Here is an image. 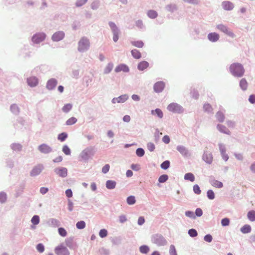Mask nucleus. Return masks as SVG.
<instances>
[{
    "label": "nucleus",
    "mask_w": 255,
    "mask_h": 255,
    "mask_svg": "<svg viewBox=\"0 0 255 255\" xmlns=\"http://www.w3.org/2000/svg\"><path fill=\"white\" fill-rule=\"evenodd\" d=\"M193 191L196 194H200L201 193V190L199 186L198 185H194L193 186Z\"/></svg>",
    "instance_id": "nucleus-54"
},
{
    "label": "nucleus",
    "mask_w": 255,
    "mask_h": 255,
    "mask_svg": "<svg viewBox=\"0 0 255 255\" xmlns=\"http://www.w3.org/2000/svg\"><path fill=\"white\" fill-rule=\"evenodd\" d=\"M249 100L252 104L255 103V95H252L250 96Z\"/></svg>",
    "instance_id": "nucleus-64"
},
{
    "label": "nucleus",
    "mask_w": 255,
    "mask_h": 255,
    "mask_svg": "<svg viewBox=\"0 0 255 255\" xmlns=\"http://www.w3.org/2000/svg\"><path fill=\"white\" fill-rule=\"evenodd\" d=\"M27 83L30 87H35L38 84V79L35 77H31L27 79Z\"/></svg>",
    "instance_id": "nucleus-17"
},
{
    "label": "nucleus",
    "mask_w": 255,
    "mask_h": 255,
    "mask_svg": "<svg viewBox=\"0 0 255 255\" xmlns=\"http://www.w3.org/2000/svg\"><path fill=\"white\" fill-rule=\"evenodd\" d=\"M64 37V33L62 31H58L54 33L52 36V39L55 41L62 40Z\"/></svg>",
    "instance_id": "nucleus-14"
},
{
    "label": "nucleus",
    "mask_w": 255,
    "mask_h": 255,
    "mask_svg": "<svg viewBox=\"0 0 255 255\" xmlns=\"http://www.w3.org/2000/svg\"><path fill=\"white\" fill-rule=\"evenodd\" d=\"M43 169V167L42 165H38L35 166L32 170L30 174L31 176H36L40 174Z\"/></svg>",
    "instance_id": "nucleus-18"
},
{
    "label": "nucleus",
    "mask_w": 255,
    "mask_h": 255,
    "mask_svg": "<svg viewBox=\"0 0 255 255\" xmlns=\"http://www.w3.org/2000/svg\"><path fill=\"white\" fill-rule=\"evenodd\" d=\"M189 235L192 237H195L197 236V232L195 229H190L188 231Z\"/></svg>",
    "instance_id": "nucleus-49"
},
{
    "label": "nucleus",
    "mask_w": 255,
    "mask_h": 255,
    "mask_svg": "<svg viewBox=\"0 0 255 255\" xmlns=\"http://www.w3.org/2000/svg\"><path fill=\"white\" fill-rule=\"evenodd\" d=\"M230 220L228 218H224L222 220L221 224L223 226H226L229 225Z\"/></svg>",
    "instance_id": "nucleus-53"
},
{
    "label": "nucleus",
    "mask_w": 255,
    "mask_h": 255,
    "mask_svg": "<svg viewBox=\"0 0 255 255\" xmlns=\"http://www.w3.org/2000/svg\"><path fill=\"white\" fill-rule=\"evenodd\" d=\"M204 240L208 243H210L212 241V237L210 235H207L204 237Z\"/></svg>",
    "instance_id": "nucleus-59"
},
{
    "label": "nucleus",
    "mask_w": 255,
    "mask_h": 255,
    "mask_svg": "<svg viewBox=\"0 0 255 255\" xmlns=\"http://www.w3.org/2000/svg\"><path fill=\"white\" fill-rule=\"evenodd\" d=\"M230 71L232 74L236 77H241L245 73L243 66L239 63H234L230 66Z\"/></svg>",
    "instance_id": "nucleus-1"
},
{
    "label": "nucleus",
    "mask_w": 255,
    "mask_h": 255,
    "mask_svg": "<svg viewBox=\"0 0 255 255\" xmlns=\"http://www.w3.org/2000/svg\"><path fill=\"white\" fill-rule=\"evenodd\" d=\"M38 149L43 153H48L51 152V147L46 144H42L39 146Z\"/></svg>",
    "instance_id": "nucleus-11"
},
{
    "label": "nucleus",
    "mask_w": 255,
    "mask_h": 255,
    "mask_svg": "<svg viewBox=\"0 0 255 255\" xmlns=\"http://www.w3.org/2000/svg\"><path fill=\"white\" fill-rule=\"evenodd\" d=\"M6 200V195L3 192L0 193V202L1 203L4 202Z\"/></svg>",
    "instance_id": "nucleus-48"
},
{
    "label": "nucleus",
    "mask_w": 255,
    "mask_h": 255,
    "mask_svg": "<svg viewBox=\"0 0 255 255\" xmlns=\"http://www.w3.org/2000/svg\"><path fill=\"white\" fill-rule=\"evenodd\" d=\"M128 96L127 95H122L118 98H113L112 100V103L114 104L124 103L128 99Z\"/></svg>",
    "instance_id": "nucleus-12"
},
{
    "label": "nucleus",
    "mask_w": 255,
    "mask_h": 255,
    "mask_svg": "<svg viewBox=\"0 0 255 255\" xmlns=\"http://www.w3.org/2000/svg\"><path fill=\"white\" fill-rule=\"evenodd\" d=\"M58 233L62 237H65L67 234L66 231L63 228H59Z\"/></svg>",
    "instance_id": "nucleus-45"
},
{
    "label": "nucleus",
    "mask_w": 255,
    "mask_h": 255,
    "mask_svg": "<svg viewBox=\"0 0 255 255\" xmlns=\"http://www.w3.org/2000/svg\"><path fill=\"white\" fill-rule=\"evenodd\" d=\"M108 235L107 231L105 229H102L100 230L99 232V236L101 238H105Z\"/></svg>",
    "instance_id": "nucleus-50"
},
{
    "label": "nucleus",
    "mask_w": 255,
    "mask_h": 255,
    "mask_svg": "<svg viewBox=\"0 0 255 255\" xmlns=\"http://www.w3.org/2000/svg\"><path fill=\"white\" fill-rule=\"evenodd\" d=\"M131 53L134 58L139 59L141 57L140 52L136 49L132 50Z\"/></svg>",
    "instance_id": "nucleus-26"
},
{
    "label": "nucleus",
    "mask_w": 255,
    "mask_h": 255,
    "mask_svg": "<svg viewBox=\"0 0 255 255\" xmlns=\"http://www.w3.org/2000/svg\"><path fill=\"white\" fill-rule=\"evenodd\" d=\"M167 110L173 113H179L182 111V107L177 103H172L167 106Z\"/></svg>",
    "instance_id": "nucleus-4"
},
{
    "label": "nucleus",
    "mask_w": 255,
    "mask_h": 255,
    "mask_svg": "<svg viewBox=\"0 0 255 255\" xmlns=\"http://www.w3.org/2000/svg\"><path fill=\"white\" fill-rule=\"evenodd\" d=\"M251 230V227L249 225H245L241 228V231L243 234L249 233Z\"/></svg>",
    "instance_id": "nucleus-22"
},
{
    "label": "nucleus",
    "mask_w": 255,
    "mask_h": 255,
    "mask_svg": "<svg viewBox=\"0 0 255 255\" xmlns=\"http://www.w3.org/2000/svg\"><path fill=\"white\" fill-rule=\"evenodd\" d=\"M247 217L250 221L254 222L255 221V211H250L247 214Z\"/></svg>",
    "instance_id": "nucleus-23"
},
{
    "label": "nucleus",
    "mask_w": 255,
    "mask_h": 255,
    "mask_svg": "<svg viewBox=\"0 0 255 255\" xmlns=\"http://www.w3.org/2000/svg\"><path fill=\"white\" fill-rule=\"evenodd\" d=\"M248 85V84L247 80L245 78L242 79L240 82V86L242 89L243 90H247Z\"/></svg>",
    "instance_id": "nucleus-24"
},
{
    "label": "nucleus",
    "mask_w": 255,
    "mask_h": 255,
    "mask_svg": "<svg viewBox=\"0 0 255 255\" xmlns=\"http://www.w3.org/2000/svg\"><path fill=\"white\" fill-rule=\"evenodd\" d=\"M204 109L205 111L207 112H210L212 111V108L211 106L209 104H206L204 105Z\"/></svg>",
    "instance_id": "nucleus-58"
},
{
    "label": "nucleus",
    "mask_w": 255,
    "mask_h": 255,
    "mask_svg": "<svg viewBox=\"0 0 255 255\" xmlns=\"http://www.w3.org/2000/svg\"><path fill=\"white\" fill-rule=\"evenodd\" d=\"M216 118L220 122H223L225 119V116L223 113L221 112H218L216 115Z\"/></svg>",
    "instance_id": "nucleus-27"
},
{
    "label": "nucleus",
    "mask_w": 255,
    "mask_h": 255,
    "mask_svg": "<svg viewBox=\"0 0 255 255\" xmlns=\"http://www.w3.org/2000/svg\"><path fill=\"white\" fill-rule=\"evenodd\" d=\"M203 159L208 163H211L213 160L212 155L210 153H204L203 155Z\"/></svg>",
    "instance_id": "nucleus-19"
},
{
    "label": "nucleus",
    "mask_w": 255,
    "mask_h": 255,
    "mask_svg": "<svg viewBox=\"0 0 255 255\" xmlns=\"http://www.w3.org/2000/svg\"><path fill=\"white\" fill-rule=\"evenodd\" d=\"M31 222L34 225H37L39 222V217L38 216H34L32 219Z\"/></svg>",
    "instance_id": "nucleus-44"
},
{
    "label": "nucleus",
    "mask_w": 255,
    "mask_h": 255,
    "mask_svg": "<svg viewBox=\"0 0 255 255\" xmlns=\"http://www.w3.org/2000/svg\"><path fill=\"white\" fill-rule=\"evenodd\" d=\"M147 14L148 16L151 18H154L156 17L157 16V13L156 11L153 10H149L148 11Z\"/></svg>",
    "instance_id": "nucleus-35"
},
{
    "label": "nucleus",
    "mask_w": 255,
    "mask_h": 255,
    "mask_svg": "<svg viewBox=\"0 0 255 255\" xmlns=\"http://www.w3.org/2000/svg\"><path fill=\"white\" fill-rule=\"evenodd\" d=\"M85 223L83 221H79L76 224V227L79 229H83L85 227Z\"/></svg>",
    "instance_id": "nucleus-40"
},
{
    "label": "nucleus",
    "mask_w": 255,
    "mask_h": 255,
    "mask_svg": "<svg viewBox=\"0 0 255 255\" xmlns=\"http://www.w3.org/2000/svg\"><path fill=\"white\" fill-rule=\"evenodd\" d=\"M169 165L170 162L168 160H166L161 164V167L163 169H167L169 167Z\"/></svg>",
    "instance_id": "nucleus-46"
},
{
    "label": "nucleus",
    "mask_w": 255,
    "mask_h": 255,
    "mask_svg": "<svg viewBox=\"0 0 255 255\" xmlns=\"http://www.w3.org/2000/svg\"><path fill=\"white\" fill-rule=\"evenodd\" d=\"M131 44L132 45L138 48H141L143 46V43L142 41H132Z\"/></svg>",
    "instance_id": "nucleus-33"
},
{
    "label": "nucleus",
    "mask_w": 255,
    "mask_h": 255,
    "mask_svg": "<svg viewBox=\"0 0 255 255\" xmlns=\"http://www.w3.org/2000/svg\"><path fill=\"white\" fill-rule=\"evenodd\" d=\"M169 254L170 255H177L175 248L173 245H171L170 247Z\"/></svg>",
    "instance_id": "nucleus-51"
},
{
    "label": "nucleus",
    "mask_w": 255,
    "mask_h": 255,
    "mask_svg": "<svg viewBox=\"0 0 255 255\" xmlns=\"http://www.w3.org/2000/svg\"><path fill=\"white\" fill-rule=\"evenodd\" d=\"M149 64L147 62L143 61L138 64L137 67L139 70L142 71L147 68Z\"/></svg>",
    "instance_id": "nucleus-21"
},
{
    "label": "nucleus",
    "mask_w": 255,
    "mask_h": 255,
    "mask_svg": "<svg viewBox=\"0 0 255 255\" xmlns=\"http://www.w3.org/2000/svg\"><path fill=\"white\" fill-rule=\"evenodd\" d=\"M116 183L114 181L108 180L106 182V187L109 189H112L115 188Z\"/></svg>",
    "instance_id": "nucleus-25"
},
{
    "label": "nucleus",
    "mask_w": 255,
    "mask_h": 255,
    "mask_svg": "<svg viewBox=\"0 0 255 255\" xmlns=\"http://www.w3.org/2000/svg\"><path fill=\"white\" fill-rule=\"evenodd\" d=\"M109 24L113 31V32L118 31V28L114 23L111 22H110Z\"/></svg>",
    "instance_id": "nucleus-57"
},
{
    "label": "nucleus",
    "mask_w": 255,
    "mask_h": 255,
    "mask_svg": "<svg viewBox=\"0 0 255 255\" xmlns=\"http://www.w3.org/2000/svg\"><path fill=\"white\" fill-rule=\"evenodd\" d=\"M165 87V84L164 82L159 81L156 82L154 85V90L156 92H161Z\"/></svg>",
    "instance_id": "nucleus-10"
},
{
    "label": "nucleus",
    "mask_w": 255,
    "mask_h": 255,
    "mask_svg": "<svg viewBox=\"0 0 255 255\" xmlns=\"http://www.w3.org/2000/svg\"><path fill=\"white\" fill-rule=\"evenodd\" d=\"M139 251L142 254H146L149 251V249L147 246H142L140 247Z\"/></svg>",
    "instance_id": "nucleus-36"
},
{
    "label": "nucleus",
    "mask_w": 255,
    "mask_h": 255,
    "mask_svg": "<svg viewBox=\"0 0 255 255\" xmlns=\"http://www.w3.org/2000/svg\"><path fill=\"white\" fill-rule=\"evenodd\" d=\"M127 201L128 205H133L135 203V197L133 196H130L127 198Z\"/></svg>",
    "instance_id": "nucleus-32"
},
{
    "label": "nucleus",
    "mask_w": 255,
    "mask_h": 255,
    "mask_svg": "<svg viewBox=\"0 0 255 255\" xmlns=\"http://www.w3.org/2000/svg\"><path fill=\"white\" fill-rule=\"evenodd\" d=\"M90 45L89 39L85 37H82L78 43V50L80 52H84L88 49Z\"/></svg>",
    "instance_id": "nucleus-2"
},
{
    "label": "nucleus",
    "mask_w": 255,
    "mask_h": 255,
    "mask_svg": "<svg viewBox=\"0 0 255 255\" xmlns=\"http://www.w3.org/2000/svg\"><path fill=\"white\" fill-rule=\"evenodd\" d=\"M62 151L66 155H70L71 153L70 149L67 145L63 146Z\"/></svg>",
    "instance_id": "nucleus-43"
},
{
    "label": "nucleus",
    "mask_w": 255,
    "mask_h": 255,
    "mask_svg": "<svg viewBox=\"0 0 255 255\" xmlns=\"http://www.w3.org/2000/svg\"><path fill=\"white\" fill-rule=\"evenodd\" d=\"M222 7L226 10H231L234 6L232 2L229 1H224L222 3Z\"/></svg>",
    "instance_id": "nucleus-13"
},
{
    "label": "nucleus",
    "mask_w": 255,
    "mask_h": 255,
    "mask_svg": "<svg viewBox=\"0 0 255 255\" xmlns=\"http://www.w3.org/2000/svg\"><path fill=\"white\" fill-rule=\"evenodd\" d=\"M114 67V65L112 63H108L104 70V73L105 74H108L110 73L112 70L113 69Z\"/></svg>",
    "instance_id": "nucleus-31"
},
{
    "label": "nucleus",
    "mask_w": 255,
    "mask_h": 255,
    "mask_svg": "<svg viewBox=\"0 0 255 255\" xmlns=\"http://www.w3.org/2000/svg\"><path fill=\"white\" fill-rule=\"evenodd\" d=\"M208 39L211 42H216L219 39V35L216 32L210 33L208 35Z\"/></svg>",
    "instance_id": "nucleus-16"
},
{
    "label": "nucleus",
    "mask_w": 255,
    "mask_h": 255,
    "mask_svg": "<svg viewBox=\"0 0 255 255\" xmlns=\"http://www.w3.org/2000/svg\"><path fill=\"white\" fill-rule=\"evenodd\" d=\"M151 113L153 115L155 113L159 118H162L163 116L162 112L159 109H156L154 111H152Z\"/></svg>",
    "instance_id": "nucleus-34"
},
{
    "label": "nucleus",
    "mask_w": 255,
    "mask_h": 255,
    "mask_svg": "<svg viewBox=\"0 0 255 255\" xmlns=\"http://www.w3.org/2000/svg\"><path fill=\"white\" fill-rule=\"evenodd\" d=\"M72 105L70 104H68L65 105L63 108L62 110L65 113L68 112L71 109H72Z\"/></svg>",
    "instance_id": "nucleus-39"
},
{
    "label": "nucleus",
    "mask_w": 255,
    "mask_h": 255,
    "mask_svg": "<svg viewBox=\"0 0 255 255\" xmlns=\"http://www.w3.org/2000/svg\"><path fill=\"white\" fill-rule=\"evenodd\" d=\"M177 149L179 152H180L183 155H187L188 153L187 150L186 148L183 146H178L177 147Z\"/></svg>",
    "instance_id": "nucleus-28"
},
{
    "label": "nucleus",
    "mask_w": 255,
    "mask_h": 255,
    "mask_svg": "<svg viewBox=\"0 0 255 255\" xmlns=\"http://www.w3.org/2000/svg\"><path fill=\"white\" fill-rule=\"evenodd\" d=\"M217 27L219 30L228 35L229 36L232 37H235V34L234 33L231 31L226 25L223 24H219L217 26Z\"/></svg>",
    "instance_id": "nucleus-5"
},
{
    "label": "nucleus",
    "mask_w": 255,
    "mask_h": 255,
    "mask_svg": "<svg viewBox=\"0 0 255 255\" xmlns=\"http://www.w3.org/2000/svg\"><path fill=\"white\" fill-rule=\"evenodd\" d=\"M195 214L197 216L200 217L203 214L202 210L200 208H197L195 211Z\"/></svg>",
    "instance_id": "nucleus-63"
},
{
    "label": "nucleus",
    "mask_w": 255,
    "mask_h": 255,
    "mask_svg": "<svg viewBox=\"0 0 255 255\" xmlns=\"http://www.w3.org/2000/svg\"><path fill=\"white\" fill-rule=\"evenodd\" d=\"M55 253L57 255H69V253L67 248L60 245L55 249Z\"/></svg>",
    "instance_id": "nucleus-6"
},
{
    "label": "nucleus",
    "mask_w": 255,
    "mask_h": 255,
    "mask_svg": "<svg viewBox=\"0 0 255 255\" xmlns=\"http://www.w3.org/2000/svg\"><path fill=\"white\" fill-rule=\"evenodd\" d=\"M46 35L44 33H37L33 36L32 40L34 43H39L43 41Z\"/></svg>",
    "instance_id": "nucleus-7"
},
{
    "label": "nucleus",
    "mask_w": 255,
    "mask_h": 255,
    "mask_svg": "<svg viewBox=\"0 0 255 255\" xmlns=\"http://www.w3.org/2000/svg\"><path fill=\"white\" fill-rule=\"evenodd\" d=\"M147 149L150 151H153L155 149V145H154V143H153L152 142H149L147 144Z\"/></svg>",
    "instance_id": "nucleus-52"
},
{
    "label": "nucleus",
    "mask_w": 255,
    "mask_h": 255,
    "mask_svg": "<svg viewBox=\"0 0 255 255\" xmlns=\"http://www.w3.org/2000/svg\"><path fill=\"white\" fill-rule=\"evenodd\" d=\"M218 129L222 132H224L227 134H229L230 131L222 125H218L217 126Z\"/></svg>",
    "instance_id": "nucleus-30"
},
{
    "label": "nucleus",
    "mask_w": 255,
    "mask_h": 255,
    "mask_svg": "<svg viewBox=\"0 0 255 255\" xmlns=\"http://www.w3.org/2000/svg\"><path fill=\"white\" fill-rule=\"evenodd\" d=\"M55 172L61 177H65L67 175V169L65 167L56 168L55 169Z\"/></svg>",
    "instance_id": "nucleus-8"
},
{
    "label": "nucleus",
    "mask_w": 255,
    "mask_h": 255,
    "mask_svg": "<svg viewBox=\"0 0 255 255\" xmlns=\"http://www.w3.org/2000/svg\"><path fill=\"white\" fill-rule=\"evenodd\" d=\"M110 169V165L109 164H106L102 168V172L104 173H107Z\"/></svg>",
    "instance_id": "nucleus-61"
},
{
    "label": "nucleus",
    "mask_w": 255,
    "mask_h": 255,
    "mask_svg": "<svg viewBox=\"0 0 255 255\" xmlns=\"http://www.w3.org/2000/svg\"><path fill=\"white\" fill-rule=\"evenodd\" d=\"M113 40L115 42H117L119 39V31L113 32Z\"/></svg>",
    "instance_id": "nucleus-62"
},
{
    "label": "nucleus",
    "mask_w": 255,
    "mask_h": 255,
    "mask_svg": "<svg viewBox=\"0 0 255 255\" xmlns=\"http://www.w3.org/2000/svg\"><path fill=\"white\" fill-rule=\"evenodd\" d=\"M57 84V81L55 79H51L49 80L47 83L46 87L49 90L53 89Z\"/></svg>",
    "instance_id": "nucleus-15"
},
{
    "label": "nucleus",
    "mask_w": 255,
    "mask_h": 255,
    "mask_svg": "<svg viewBox=\"0 0 255 255\" xmlns=\"http://www.w3.org/2000/svg\"><path fill=\"white\" fill-rule=\"evenodd\" d=\"M87 0H78L76 3L77 6H81L86 3Z\"/></svg>",
    "instance_id": "nucleus-56"
},
{
    "label": "nucleus",
    "mask_w": 255,
    "mask_h": 255,
    "mask_svg": "<svg viewBox=\"0 0 255 255\" xmlns=\"http://www.w3.org/2000/svg\"><path fill=\"white\" fill-rule=\"evenodd\" d=\"M77 119H76L75 118H74V117H72V118H71L69 119L67 121V122H66V124H67V125H73V124H74L76 123V122H77Z\"/></svg>",
    "instance_id": "nucleus-41"
},
{
    "label": "nucleus",
    "mask_w": 255,
    "mask_h": 255,
    "mask_svg": "<svg viewBox=\"0 0 255 255\" xmlns=\"http://www.w3.org/2000/svg\"><path fill=\"white\" fill-rule=\"evenodd\" d=\"M129 68L125 64H121L118 65L115 68L116 72H120L123 71L124 72H128L129 71Z\"/></svg>",
    "instance_id": "nucleus-9"
},
{
    "label": "nucleus",
    "mask_w": 255,
    "mask_h": 255,
    "mask_svg": "<svg viewBox=\"0 0 255 255\" xmlns=\"http://www.w3.org/2000/svg\"><path fill=\"white\" fill-rule=\"evenodd\" d=\"M36 249L40 253H42L44 251V246L42 244H39L36 246Z\"/></svg>",
    "instance_id": "nucleus-55"
},
{
    "label": "nucleus",
    "mask_w": 255,
    "mask_h": 255,
    "mask_svg": "<svg viewBox=\"0 0 255 255\" xmlns=\"http://www.w3.org/2000/svg\"><path fill=\"white\" fill-rule=\"evenodd\" d=\"M94 151L92 148H87L83 150L79 155V160L87 161L91 155H93Z\"/></svg>",
    "instance_id": "nucleus-3"
},
{
    "label": "nucleus",
    "mask_w": 255,
    "mask_h": 255,
    "mask_svg": "<svg viewBox=\"0 0 255 255\" xmlns=\"http://www.w3.org/2000/svg\"><path fill=\"white\" fill-rule=\"evenodd\" d=\"M135 25L138 28H142L143 26V22L140 20H137L135 22Z\"/></svg>",
    "instance_id": "nucleus-60"
},
{
    "label": "nucleus",
    "mask_w": 255,
    "mask_h": 255,
    "mask_svg": "<svg viewBox=\"0 0 255 255\" xmlns=\"http://www.w3.org/2000/svg\"><path fill=\"white\" fill-rule=\"evenodd\" d=\"M168 178V177L167 175L163 174V175H161L159 177L158 181L160 183H163V182H165V181H166L167 180Z\"/></svg>",
    "instance_id": "nucleus-38"
},
{
    "label": "nucleus",
    "mask_w": 255,
    "mask_h": 255,
    "mask_svg": "<svg viewBox=\"0 0 255 255\" xmlns=\"http://www.w3.org/2000/svg\"><path fill=\"white\" fill-rule=\"evenodd\" d=\"M207 196L209 199L212 200L215 198V194L212 190H209L207 191Z\"/></svg>",
    "instance_id": "nucleus-47"
},
{
    "label": "nucleus",
    "mask_w": 255,
    "mask_h": 255,
    "mask_svg": "<svg viewBox=\"0 0 255 255\" xmlns=\"http://www.w3.org/2000/svg\"><path fill=\"white\" fill-rule=\"evenodd\" d=\"M184 179L187 180H189L191 182H193L195 180V177L194 175L191 173H188L185 174L184 176Z\"/></svg>",
    "instance_id": "nucleus-29"
},
{
    "label": "nucleus",
    "mask_w": 255,
    "mask_h": 255,
    "mask_svg": "<svg viewBox=\"0 0 255 255\" xmlns=\"http://www.w3.org/2000/svg\"><path fill=\"white\" fill-rule=\"evenodd\" d=\"M136 154L139 157H141L144 154V151L142 148H138L136 150Z\"/></svg>",
    "instance_id": "nucleus-42"
},
{
    "label": "nucleus",
    "mask_w": 255,
    "mask_h": 255,
    "mask_svg": "<svg viewBox=\"0 0 255 255\" xmlns=\"http://www.w3.org/2000/svg\"><path fill=\"white\" fill-rule=\"evenodd\" d=\"M67 134L65 132H62L59 134L58 139L61 141H64L67 137Z\"/></svg>",
    "instance_id": "nucleus-37"
},
{
    "label": "nucleus",
    "mask_w": 255,
    "mask_h": 255,
    "mask_svg": "<svg viewBox=\"0 0 255 255\" xmlns=\"http://www.w3.org/2000/svg\"><path fill=\"white\" fill-rule=\"evenodd\" d=\"M210 183L212 186L218 188H222L223 186L222 182L215 179L211 180Z\"/></svg>",
    "instance_id": "nucleus-20"
}]
</instances>
